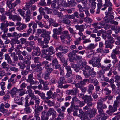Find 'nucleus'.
<instances>
[{
  "label": "nucleus",
  "mask_w": 120,
  "mask_h": 120,
  "mask_svg": "<svg viewBox=\"0 0 120 120\" xmlns=\"http://www.w3.org/2000/svg\"><path fill=\"white\" fill-rule=\"evenodd\" d=\"M8 27L6 25L5 23H1L0 28L1 30H2L4 33H6L8 31V28H7Z\"/></svg>",
  "instance_id": "nucleus-21"
},
{
  "label": "nucleus",
  "mask_w": 120,
  "mask_h": 120,
  "mask_svg": "<svg viewBox=\"0 0 120 120\" xmlns=\"http://www.w3.org/2000/svg\"><path fill=\"white\" fill-rule=\"evenodd\" d=\"M67 82L68 83H71L72 84H75L76 82V80L73 78L68 79Z\"/></svg>",
  "instance_id": "nucleus-45"
},
{
  "label": "nucleus",
  "mask_w": 120,
  "mask_h": 120,
  "mask_svg": "<svg viewBox=\"0 0 120 120\" xmlns=\"http://www.w3.org/2000/svg\"><path fill=\"white\" fill-rule=\"evenodd\" d=\"M34 78L33 77V74L31 73L29 74L28 76V79L27 80V82H29L30 83H32L34 82L33 79Z\"/></svg>",
  "instance_id": "nucleus-26"
},
{
  "label": "nucleus",
  "mask_w": 120,
  "mask_h": 120,
  "mask_svg": "<svg viewBox=\"0 0 120 120\" xmlns=\"http://www.w3.org/2000/svg\"><path fill=\"white\" fill-rule=\"evenodd\" d=\"M53 33L58 34V35L60 34L61 33V30L58 29H54L53 30Z\"/></svg>",
  "instance_id": "nucleus-58"
},
{
  "label": "nucleus",
  "mask_w": 120,
  "mask_h": 120,
  "mask_svg": "<svg viewBox=\"0 0 120 120\" xmlns=\"http://www.w3.org/2000/svg\"><path fill=\"white\" fill-rule=\"evenodd\" d=\"M37 65L38 66L35 69V70L37 72H39L42 70L43 69L41 67V63H40L39 64H37Z\"/></svg>",
  "instance_id": "nucleus-31"
},
{
  "label": "nucleus",
  "mask_w": 120,
  "mask_h": 120,
  "mask_svg": "<svg viewBox=\"0 0 120 120\" xmlns=\"http://www.w3.org/2000/svg\"><path fill=\"white\" fill-rule=\"evenodd\" d=\"M107 107V106L105 104H102L101 102H98L97 108L99 112H101L103 111V109H106Z\"/></svg>",
  "instance_id": "nucleus-7"
},
{
  "label": "nucleus",
  "mask_w": 120,
  "mask_h": 120,
  "mask_svg": "<svg viewBox=\"0 0 120 120\" xmlns=\"http://www.w3.org/2000/svg\"><path fill=\"white\" fill-rule=\"evenodd\" d=\"M82 98L84 100V102H87L92 101V98L90 96L83 95Z\"/></svg>",
  "instance_id": "nucleus-22"
},
{
  "label": "nucleus",
  "mask_w": 120,
  "mask_h": 120,
  "mask_svg": "<svg viewBox=\"0 0 120 120\" xmlns=\"http://www.w3.org/2000/svg\"><path fill=\"white\" fill-rule=\"evenodd\" d=\"M12 19L14 21L16 20L17 21H20L21 20L22 18L19 16H18L17 15H14Z\"/></svg>",
  "instance_id": "nucleus-43"
},
{
  "label": "nucleus",
  "mask_w": 120,
  "mask_h": 120,
  "mask_svg": "<svg viewBox=\"0 0 120 120\" xmlns=\"http://www.w3.org/2000/svg\"><path fill=\"white\" fill-rule=\"evenodd\" d=\"M81 36H80V37H79V38H77V39H76V41H74V44L75 45L79 44V42L81 41Z\"/></svg>",
  "instance_id": "nucleus-60"
},
{
  "label": "nucleus",
  "mask_w": 120,
  "mask_h": 120,
  "mask_svg": "<svg viewBox=\"0 0 120 120\" xmlns=\"http://www.w3.org/2000/svg\"><path fill=\"white\" fill-rule=\"evenodd\" d=\"M71 1H68L67 2L64 1H63L61 2L62 5L65 7H68L71 4Z\"/></svg>",
  "instance_id": "nucleus-32"
},
{
  "label": "nucleus",
  "mask_w": 120,
  "mask_h": 120,
  "mask_svg": "<svg viewBox=\"0 0 120 120\" xmlns=\"http://www.w3.org/2000/svg\"><path fill=\"white\" fill-rule=\"evenodd\" d=\"M27 26L26 24L22 23L21 26L20 27H17V29L19 31H20L26 28Z\"/></svg>",
  "instance_id": "nucleus-41"
},
{
  "label": "nucleus",
  "mask_w": 120,
  "mask_h": 120,
  "mask_svg": "<svg viewBox=\"0 0 120 120\" xmlns=\"http://www.w3.org/2000/svg\"><path fill=\"white\" fill-rule=\"evenodd\" d=\"M94 60L93 64H92V66L94 67H97L98 68H100L101 67V65L100 62L101 60L100 58H98L94 57L93 59Z\"/></svg>",
  "instance_id": "nucleus-5"
},
{
  "label": "nucleus",
  "mask_w": 120,
  "mask_h": 120,
  "mask_svg": "<svg viewBox=\"0 0 120 120\" xmlns=\"http://www.w3.org/2000/svg\"><path fill=\"white\" fill-rule=\"evenodd\" d=\"M65 80V78L64 76H62L60 77L59 80L57 82L58 84V87L61 88L62 87V85L64 83V81Z\"/></svg>",
  "instance_id": "nucleus-20"
},
{
  "label": "nucleus",
  "mask_w": 120,
  "mask_h": 120,
  "mask_svg": "<svg viewBox=\"0 0 120 120\" xmlns=\"http://www.w3.org/2000/svg\"><path fill=\"white\" fill-rule=\"evenodd\" d=\"M30 3L29 2L28 3H26L25 6H24L23 8V9L25 10H26L28 8L30 7L31 5Z\"/></svg>",
  "instance_id": "nucleus-53"
},
{
  "label": "nucleus",
  "mask_w": 120,
  "mask_h": 120,
  "mask_svg": "<svg viewBox=\"0 0 120 120\" xmlns=\"http://www.w3.org/2000/svg\"><path fill=\"white\" fill-rule=\"evenodd\" d=\"M105 48H109L111 49L113 47L114 45L112 44H111L108 40H106L105 42Z\"/></svg>",
  "instance_id": "nucleus-27"
},
{
  "label": "nucleus",
  "mask_w": 120,
  "mask_h": 120,
  "mask_svg": "<svg viewBox=\"0 0 120 120\" xmlns=\"http://www.w3.org/2000/svg\"><path fill=\"white\" fill-rule=\"evenodd\" d=\"M86 115L88 116L90 118L94 117L95 115L97 113L96 110L94 109H93L90 112L87 111L86 112Z\"/></svg>",
  "instance_id": "nucleus-9"
},
{
  "label": "nucleus",
  "mask_w": 120,
  "mask_h": 120,
  "mask_svg": "<svg viewBox=\"0 0 120 120\" xmlns=\"http://www.w3.org/2000/svg\"><path fill=\"white\" fill-rule=\"evenodd\" d=\"M99 114L97 115V117L99 120H106L107 117L105 116V114L104 113L103 111L101 112H98Z\"/></svg>",
  "instance_id": "nucleus-18"
},
{
  "label": "nucleus",
  "mask_w": 120,
  "mask_h": 120,
  "mask_svg": "<svg viewBox=\"0 0 120 120\" xmlns=\"http://www.w3.org/2000/svg\"><path fill=\"white\" fill-rule=\"evenodd\" d=\"M90 83H93L94 85L96 86L98 84V82L97 79L92 77H90Z\"/></svg>",
  "instance_id": "nucleus-23"
},
{
  "label": "nucleus",
  "mask_w": 120,
  "mask_h": 120,
  "mask_svg": "<svg viewBox=\"0 0 120 120\" xmlns=\"http://www.w3.org/2000/svg\"><path fill=\"white\" fill-rule=\"evenodd\" d=\"M26 108L24 109V110L26 113H29L31 111V109L28 106H25Z\"/></svg>",
  "instance_id": "nucleus-57"
},
{
  "label": "nucleus",
  "mask_w": 120,
  "mask_h": 120,
  "mask_svg": "<svg viewBox=\"0 0 120 120\" xmlns=\"http://www.w3.org/2000/svg\"><path fill=\"white\" fill-rule=\"evenodd\" d=\"M110 36L111 35L107 33L105 35L103 34L102 36L103 38L105 40H106V39H108Z\"/></svg>",
  "instance_id": "nucleus-61"
},
{
  "label": "nucleus",
  "mask_w": 120,
  "mask_h": 120,
  "mask_svg": "<svg viewBox=\"0 0 120 120\" xmlns=\"http://www.w3.org/2000/svg\"><path fill=\"white\" fill-rule=\"evenodd\" d=\"M112 53L117 55L120 53V51L119 50L118 48L116 47L115 49L113 50Z\"/></svg>",
  "instance_id": "nucleus-48"
},
{
  "label": "nucleus",
  "mask_w": 120,
  "mask_h": 120,
  "mask_svg": "<svg viewBox=\"0 0 120 120\" xmlns=\"http://www.w3.org/2000/svg\"><path fill=\"white\" fill-rule=\"evenodd\" d=\"M111 66V64H110L108 66L105 68L104 67L103 68L102 67V69L99 71L98 74L100 75L103 74L105 73V71L109 70Z\"/></svg>",
  "instance_id": "nucleus-15"
},
{
  "label": "nucleus",
  "mask_w": 120,
  "mask_h": 120,
  "mask_svg": "<svg viewBox=\"0 0 120 120\" xmlns=\"http://www.w3.org/2000/svg\"><path fill=\"white\" fill-rule=\"evenodd\" d=\"M19 34H17V32H14L13 33H8L7 34V36L8 37H17Z\"/></svg>",
  "instance_id": "nucleus-29"
},
{
  "label": "nucleus",
  "mask_w": 120,
  "mask_h": 120,
  "mask_svg": "<svg viewBox=\"0 0 120 120\" xmlns=\"http://www.w3.org/2000/svg\"><path fill=\"white\" fill-rule=\"evenodd\" d=\"M58 61L56 58H55L53 59L52 62V64L53 66L58 64Z\"/></svg>",
  "instance_id": "nucleus-56"
},
{
  "label": "nucleus",
  "mask_w": 120,
  "mask_h": 120,
  "mask_svg": "<svg viewBox=\"0 0 120 120\" xmlns=\"http://www.w3.org/2000/svg\"><path fill=\"white\" fill-rule=\"evenodd\" d=\"M9 64L8 63L5 61H4L2 62L1 64V66L3 69H4L5 70L8 72L9 71Z\"/></svg>",
  "instance_id": "nucleus-17"
},
{
  "label": "nucleus",
  "mask_w": 120,
  "mask_h": 120,
  "mask_svg": "<svg viewBox=\"0 0 120 120\" xmlns=\"http://www.w3.org/2000/svg\"><path fill=\"white\" fill-rule=\"evenodd\" d=\"M50 39V36L46 35L45 37L44 38H38V40L39 43H40L41 47L42 48H47L49 46L47 44L49 43V41Z\"/></svg>",
  "instance_id": "nucleus-2"
},
{
  "label": "nucleus",
  "mask_w": 120,
  "mask_h": 120,
  "mask_svg": "<svg viewBox=\"0 0 120 120\" xmlns=\"http://www.w3.org/2000/svg\"><path fill=\"white\" fill-rule=\"evenodd\" d=\"M54 109L53 108H49L47 112V115L48 116H50L51 115L52 116L53 119L56 117V112Z\"/></svg>",
  "instance_id": "nucleus-8"
},
{
  "label": "nucleus",
  "mask_w": 120,
  "mask_h": 120,
  "mask_svg": "<svg viewBox=\"0 0 120 120\" xmlns=\"http://www.w3.org/2000/svg\"><path fill=\"white\" fill-rule=\"evenodd\" d=\"M52 94V92L50 90L47 93V95L48 96L46 97V99L47 100H48L52 98V96L51 95Z\"/></svg>",
  "instance_id": "nucleus-50"
},
{
  "label": "nucleus",
  "mask_w": 120,
  "mask_h": 120,
  "mask_svg": "<svg viewBox=\"0 0 120 120\" xmlns=\"http://www.w3.org/2000/svg\"><path fill=\"white\" fill-rule=\"evenodd\" d=\"M56 111L58 113V117L56 118V120H61L63 119L64 116V112H62V110L60 108H57Z\"/></svg>",
  "instance_id": "nucleus-11"
},
{
  "label": "nucleus",
  "mask_w": 120,
  "mask_h": 120,
  "mask_svg": "<svg viewBox=\"0 0 120 120\" xmlns=\"http://www.w3.org/2000/svg\"><path fill=\"white\" fill-rule=\"evenodd\" d=\"M84 21L87 22H90L91 23L93 20L90 18L86 17L84 18Z\"/></svg>",
  "instance_id": "nucleus-47"
},
{
  "label": "nucleus",
  "mask_w": 120,
  "mask_h": 120,
  "mask_svg": "<svg viewBox=\"0 0 120 120\" xmlns=\"http://www.w3.org/2000/svg\"><path fill=\"white\" fill-rule=\"evenodd\" d=\"M41 66H44L45 69L49 66H50L49 62L46 60L43 61L41 63Z\"/></svg>",
  "instance_id": "nucleus-34"
},
{
  "label": "nucleus",
  "mask_w": 120,
  "mask_h": 120,
  "mask_svg": "<svg viewBox=\"0 0 120 120\" xmlns=\"http://www.w3.org/2000/svg\"><path fill=\"white\" fill-rule=\"evenodd\" d=\"M41 2H39L38 3V4L39 5L41 6H46V3L44 1L45 0H41Z\"/></svg>",
  "instance_id": "nucleus-63"
},
{
  "label": "nucleus",
  "mask_w": 120,
  "mask_h": 120,
  "mask_svg": "<svg viewBox=\"0 0 120 120\" xmlns=\"http://www.w3.org/2000/svg\"><path fill=\"white\" fill-rule=\"evenodd\" d=\"M43 55L44 58H45L47 60L51 61L52 60V57L50 55L49 53L47 54V52H45L43 50L42 51Z\"/></svg>",
  "instance_id": "nucleus-19"
},
{
  "label": "nucleus",
  "mask_w": 120,
  "mask_h": 120,
  "mask_svg": "<svg viewBox=\"0 0 120 120\" xmlns=\"http://www.w3.org/2000/svg\"><path fill=\"white\" fill-rule=\"evenodd\" d=\"M63 34L66 38H70V37L68 34V31H63L62 32Z\"/></svg>",
  "instance_id": "nucleus-62"
},
{
  "label": "nucleus",
  "mask_w": 120,
  "mask_h": 120,
  "mask_svg": "<svg viewBox=\"0 0 120 120\" xmlns=\"http://www.w3.org/2000/svg\"><path fill=\"white\" fill-rule=\"evenodd\" d=\"M31 10L30 9L27 10L26 12V14L25 15L26 17L24 18L25 21L26 22L29 21L31 19Z\"/></svg>",
  "instance_id": "nucleus-16"
},
{
  "label": "nucleus",
  "mask_w": 120,
  "mask_h": 120,
  "mask_svg": "<svg viewBox=\"0 0 120 120\" xmlns=\"http://www.w3.org/2000/svg\"><path fill=\"white\" fill-rule=\"evenodd\" d=\"M37 87V86H32L31 85L28 86L27 87V89L29 90H31L32 89L34 90L36 89Z\"/></svg>",
  "instance_id": "nucleus-54"
},
{
  "label": "nucleus",
  "mask_w": 120,
  "mask_h": 120,
  "mask_svg": "<svg viewBox=\"0 0 120 120\" xmlns=\"http://www.w3.org/2000/svg\"><path fill=\"white\" fill-rule=\"evenodd\" d=\"M112 6H108V13L111 14H113L114 13L113 12L112 8Z\"/></svg>",
  "instance_id": "nucleus-64"
},
{
  "label": "nucleus",
  "mask_w": 120,
  "mask_h": 120,
  "mask_svg": "<svg viewBox=\"0 0 120 120\" xmlns=\"http://www.w3.org/2000/svg\"><path fill=\"white\" fill-rule=\"evenodd\" d=\"M105 3L103 4V6H112V5L110 2V0H105Z\"/></svg>",
  "instance_id": "nucleus-40"
},
{
  "label": "nucleus",
  "mask_w": 120,
  "mask_h": 120,
  "mask_svg": "<svg viewBox=\"0 0 120 120\" xmlns=\"http://www.w3.org/2000/svg\"><path fill=\"white\" fill-rule=\"evenodd\" d=\"M58 3H53L52 4L51 6L53 9H58L59 8Z\"/></svg>",
  "instance_id": "nucleus-42"
},
{
  "label": "nucleus",
  "mask_w": 120,
  "mask_h": 120,
  "mask_svg": "<svg viewBox=\"0 0 120 120\" xmlns=\"http://www.w3.org/2000/svg\"><path fill=\"white\" fill-rule=\"evenodd\" d=\"M9 68L10 70L14 72H17L18 71V69L14 66H10Z\"/></svg>",
  "instance_id": "nucleus-52"
},
{
  "label": "nucleus",
  "mask_w": 120,
  "mask_h": 120,
  "mask_svg": "<svg viewBox=\"0 0 120 120\" xmlns=\"http://www.w3.org/2000/svg\"><path fill=\"white\" fill-rule=\"evenodd\" d=\"M108 97L107 96H106L105 98H98V102H101V103L103 102L107 99Z\"/></svg>",
  "instance_id": "nucleus-51"
},
{
  "label": "nucleus",
  "mask_w": 120,
  "mask_h": 120,
  "mask_svg": "<svg viewBox=\"0 0 120 120\" xmlns=\"http://www.w3.org/2000/svg\"><path fill=\"white\" fill-rule=\"evenodd\" d=\"M71 107L75 110H78L79 109V106L77 105H75L74 104V103L73 102H71Z\"/></svg>",
  "instance_id": "nucleus-44"
},
{
  "label": "nucleus",
  "mask_w": 120,
  "mask_h": 120,
  "mask_svg": "<svg viewBox=\"0 0 120 120\" xmlns=\"http://www.w3.org/2000/svg\"><path fill=\"white\" fill-rule=\"evenodd\" d=\"M25 56L24 57L21 54H19L18 55L19 59L22 62L27 64L26 67L27 69H28L30 68V67L31 56L30 55L28 54Z\"/></svg>",
  "instance_id": "nucleus-1"
},
{
  "label": "nucleus",
  "mask_w": 120,
  "mask_h": 120,
  "mask_svg": "<svg viewBox=\"0 0 120 120\" xmlns=\"http://www.w3.org/2000/svg\"><path fill=\"white\" fill-rule=\"evenodd\" d=\"M29 45L33 49L35 48L36 46H35V42L33 41H31L28 42Z\"/></svg>",
  "instance_id": "nucleus-33"
},
{
  "label": "nucleus",
  "mask_w": 120,
  "mask_h": 120,
  "mask_svg": "<svg viewBox=\"0 0 120 120\" xmlns=\"http://www.w3.org/2000/svg\"><path fill=\"white\" fill-rule=\"evenodd\" d=\"M34 50L32 52L31 55L32 56H39L41 54V52L39 47L37 46L34 49Z\"/></svg>",
  "instance_id": "nucleus-12"
},
{
  "label": "nucleus",
  "mask_w": 120,
  "mask_h": 120,
  "mask_svg": "<svg viewBox=\"0 0 120 120\" xmlns=\"http://www.w3.org/2000/svg\"><path fill=\"white\" fill-rule=\"evenodd\" d=\"M35 109L40 112H41L43 109V107L41 105H38L37 106H35Z\"/></svg>",
  "instance_id": "nucleus-55"
},
{
  "label": "nucleus",
  "mask_w": 120,
  "mask_h": 120,
  "mask_svg": "<svg viewBox=\"0 0 120 120\" xmlns=\"http://www.w3.org/2000/svg\"><path fill=\"white\" fill-rule=\"evenodd\" d=\"M69 19L66 18L64 15L62 20L63 23L67 25H70L71 22Z\"/></svg>",
  "instance_id": "nucleus-25"
},
{
  "label": "nucleus",
  "mask_w": 120,
  "mask_h": 120,
  "mask_svg": "<svg viewBox=\"0 0 120 120\" xmlns=\"http://www.w3.org/2000/svg\"><path fill=\"white\" fill-rule=\"evenodd\" d=\"M119 101L117 100L115 101L113 107L111 105L109 106V110L106 111V112L109 113H110L116 111L117 108L119 106Z\"/></svg>",
  "instance_id": "nucleus-3"
},
{
  "label": "nucleus",
  "mask_w": 120,
  "mask_h": 120,
  "mask_svg": "<svg viewBox=\"0 0 120 120\" xmlns=\"http://www.w3.org/2000/svg\"><path fill=\"white\" fill-rule=\"evenodd\" d=\"M15 102L17 103L19 105H22V100L20 99L19 97H16L15 99Z\"/></svg>",
  "instance_id": "nucleus-30"
},
{
  "label": "nucleus",
  "mask_w": 120,
  "mask_h": 120,
  "mask_svg": "<svg viewBox=\"0 0 120 120\" xmlns=\"http://www.w3.org/2000/svg\"><path fill=\"white\" fill-rule=\"evenodd\" d=\"M26 69H27V68ZM29 69H27L26 70L22 71L21 72V74L23 75H27L28 73Z\"/></svg>",
  "instance_id": "nucleus-59"
},
{
  "label": "nucleus",
  "mask_w": 120,
  "mask_h": 120,
  "mask_svg": "<svg viewBox=\"0 0 120 120\" xmlns=\"http://www.w3.org/2000/svg\"><path fill=\"white\" fill-rule=\"evenodd\" d=\"M96 75V73L95 71H94V70L91 71V72L90 73V75H86L85 77V78H87L89 77L90 76H91V77H95Z\"/></svg>",
  "instance_id": "nucleus-35"
},
{
  "label": "nucleus",
  "mask_w": 120,
  "mask_h": 120,
  "mask_svg": "<svg viewBox=\"0 0 120 120\" xmlns=\"http://www.w3.org/2000/svg\"><path fill=\"white\" fill-rule=\"evenodd\" d=\"M44 102H45L47 104V105H49L50 106H53L54 105V103L52 101H51L50 100H45L44 101Z\"/></svg>",
  "instance_id": "nucleus-38"
},
{
  "label": "nucleus",
  "mask_w": 120,
  "mask_h": 120,
  "mask_svg": "<svg viewBox=\"0 0 120 120\" xmlns=\"http://www.w3.org/2000/svg\"><path fill=\"white\" fill-rule=\"evenodd\" d=\"M4 57L5 59L7 60L8 64L12 66H14L15 65L13 63L12 60L8 54H5L4 55Z\"/></svg>",
  "instance_id": "nucleus-14"
},
{
  "label": "nucleus",
  "mask_w": 120,
  "mask_h": 120,
  "mask_svg": "<svg viewBox=\"0 0 120 120\" xmlns=\"http://www.w3.org/2000/svg\"><path fill=\"white\" fill-rule=\"evenodd\" d=\"M84 69L83 70V74L85 77L86 75H90V73L91 72V71L94 70V68H91L89 65H86L85 66Z\"/></svg>",
  "instance_id": "nucleus-4"
},
{
  "label": "nucleus",
  "mask_w": 120,
  "mask_h": 120,
  "mask_svg": "<svg viewBox=\"0 0 120 120\" xmlns=\"http://www.w3.org/2000/svg\"><path fill=\"white\" fill-rule=\"evenodd\" d=\"M90 83V77L88 79H83L82 81L80 82V83L81 84L84 85L86 83L89 84Z\"/></svg>",
  "instance_id": "nucleus-37"
},
{
  "label": "nucleus",
  "mask_w": 120,
  "mask_h": 120,
  "mask_svg": "<svg viewBox=\"0 0 120 120\" xmlns=\"http://www.w3.org/2000/svg\"><path fill=\"white\" fill-rule=\"evenodd\" d=\"M79 13L76 11H75L74 13V15L67 14L65 15V17L67 18H68L69 19H74L75 17L77 18H78L79 17Z\"/></svg>",
  "instance_id": "nucleus-10"
},
{
  "label": "nucleus",
  "mask_w": 120,
  "mask_h": 120,
  "mask_svg": "<svg viewBox=\"0 0 120 120\" xmlns=\"http://www.w3.org/2000/svg\"><path fill=\"white\" fill-rule=\"evenodd\" d=\"M17 11L19 13L20 15L23 18L25 17V11H23L22 9L20 8L19 9L17 10Z\"/></svg>",
  "instance_id": "nucleus-36"
},
{
  "label": "nucleus",
  "mask_w": 120,
  "mask_h": 120,
  "mask_svg": "<svg viewBox=\"0 0 120 120\" xmlns=\"http://www.w3.org/2000/svg\"><path fill=\"white\" fill-rule=\"evenodd\" d=\"M96 46L94 44L91 43L88 46L87 48V49H92L95 48Z\"/></svg>",
  "instance_id": "nucleus-49"
},
{
  "label": "nucleus",
  "mask_w": 120,
  "mask_h": 120,
  "mask_svg": "<svg viewBox=\"0 0 120 120\" xmlns=\"http://www.w3.org/2000/svg\"><path fill=\"white\" fill-rule=\"evenodd\" d=\"M5 14L7 16H8V18L9 19H12L14 15L12 14L9 10L7 11H6Z\"/></svg>",
  "instance_id": "nucleus-39"
},
{
  "label": "nucleus",
  "mask_w": 120,
  "mask_h": 120,
  "mask_svg": "<svg viewBox=\"0 0 120 120\" xmlns=\"http://www.w3.org/2000/svg\"><path fill=\"white\" fill-rule=\"evenodd\" d=\"M76 29L79 30L78 34L80 36H82L83 35V34L82 33L84 31V29L85 28V26L84 25H77L75 26Z\"/></svg>",
  "instance_id": "nucleus-6"
},
{
  "label": "nucleus",
  "mask_w": 120,
  "mask_h": 120,
  "mask_svg": "<svg viewBox=\"0 0 120 120\" xmlns=\"http://www.w3.org/2000/svg\"><path fill=\"white\" fill-rule=\"evenodd\" d=\"M42 34L41 35V36L42 37L41 38H44L46 35H48L49 36H50L48 34H50L51 32H50L47 31L46 32V30L43 29H42Z\"/></svg>",
  "instance_id": "nucleus-24"
},
{
  "label": "nucleus",
  "mask_w": 120,
  "mask_h": 120,
  "mask_svg": "<svg viewBox=\"0 0 120 120\" xmlns=\"http://www.w3.org/2000/svg\"><path fill=\"white\" fill-rule=\"evenodd\" d=\"M62 53L64 54H65L67 53L68 51V47L67 46H65L64 47L63 46V48L62 50Z\"/></svg>",
  "instance_id": "nucleus-46"
},
{
  "label": "nucleus",
  "mask_w": 120,
  "mask_h": 120,
  "mask_svg": "<svg viewBox=\"0 0 120 120\" xmlns=\"http://www.w3.org/2000/svg\"><path fill=\"white\" fill-rule=\"evenodd\" d=\"M23 48L21 44H19L17 46L15 49V51L16 52L18 53H20L21 52L20 50L22 49Z\"/></svg>",
  "instance_id": "nucleus-28"
},
{
  "label": "nucleus",
  "mask_w": 120,
  "mask_h": 120,
  "mask_svg": "<svg viewBox=\"0 0 120 120\" xmlns=\"http://www.w3.org/2000/svg\"><path fill=\"white\" fill-rule=\"evenodd\" d=\"M42 50L44 51L45 52H46L48 53L50 55H52L55 53L56 51H55L54 48L52 46L48 48L46 50L44 49Z\"/></svg>",
  "instance_id": "nucleus-13"
}]
</instances>
